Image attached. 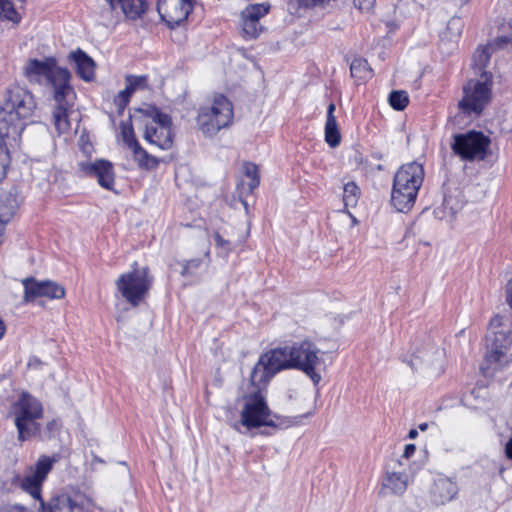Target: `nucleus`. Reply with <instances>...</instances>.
I'll list each match as a JSON object with an SVG mask.
<instances>
[{
	"label": "nucleus",
	"instance_id": "24",
	"mask_svg": "<svg viewBox=\"0 0 512 512\" xmlns=\"http://www.w3.org/2000/svg\"><path fill=\"white\" fill-rule=\"evenodd\" d=\"M18 201L15 195L8 194L0 199V223L7 224L18 209Z\"/></svg>",
	"mask_w": 512,
	"mask_h": 512
},
{
	"label": "nucleus",
	"instance_id": "20",
	"mask_svg": "<svg viewBox=\"0 0 512 512\" xmlns=\"http://www.w3.org/2000/svg\"><path fill=\"white\" fill-rule=\"evenodd\" d=\"M111 9L120 8L126 18L136 20L145 13L147 4L145 0H106Z\"/></svg>",
	"mask_w": 512,
	"mask_h": 512
},
{
	"label": "nucleus",
	"instance_id": "42",
	"mask_svg": "<svg viewBox=\"0 0 512 512\" xmlns=\"http://www.w3.org/2000/svg\"><path fill=\"white\" fill-rule=\"evenodd\" d=\"M269 419H271V416L269 417ZM272 420H274L276 423L284 422L283 425L272 426L273 428H280V429L291 427L297 423L296 417H284V416H279V415H273Z\"/></svg>",
	"mask_w": 512,
	"mask_h": 512
},
{
	"label": "nucleus",
	"instance_id": "38",
	"mask_svg": "<svg viewBox=\"0 0 512 512\" xmlns=\"http://www.w3.org/2000/svg\"><path fill=\"white\" fill-rule=\"evenodd\" d=\"M154 117L151 119V123H147L146 125H154L156 127L161 128H169L172 127V118L169 114L163 113L160 109L154 110Z\"/></svg>",
	"mask_w": 512,
	"mask_h": 512
},
{
	"label": "nucleus",
	"instance_id": "35",
	"mask_svg": "<svg viewBox=\"0 0 512 512\" xmlns=\"http://www.w3.org/2000/svg\"><path fill=\"white\" fill-rule=\"evenodd\" d=\"M120 129L123 142L129 149H132L135 143H139L134 134L131 118L128 121H122Z\"/></svg>",
	"mask_w": 512,
	"mask_h": 512
},
{
	"label": "nucleus",
	"instance_id": "13",
	"mask_svg": "<svg viewBox=\"0 0 512 512\" xmlns=\"http://www.w3.org/2000/svg\"><path fill=\"white\" fill-rule=\"evenodd\" d=\"M24 287L23 299L26 303H33L36 299L46 297L49 299H62L65 296V288L52 280H37L27 277L22 280Z\"/></svg>",
	"mask_w": 512,
	"mask_h": 512
},
{
	"label": "nucleus",
	"instance_id": "5",
	"mask_svg": "<svg viewBox=\"0 0 512 512\" xmlns=\"http://www.w3.org/2000/svg\"><path fill=\"white\" fill-rule=\"evenodd\" d=\"M43 405L35 396L22 391L16 401L10 405L9 415L14 420L19 442L38 440L40 419L43 418Z\"/></svg>",
	"mask_w": 512,
	"mask_h": 512
},
{
	"label": "nucleus",
	"instance_id": "50",
	"mask_svg": "<svg viewBox=\"0 0 512 512\" xmlns=\"http://www.w3.org/2000/svg\"><path fill=\"white\" fill-rule=\"evenodd\" d=\"M505 455L508 459L512 460V437L505 445Z\"/></svg>",
	"mask_w": 512,
	"mask_h": 512
},
{
	"label": "nucleus",
	"instance_id": "7",
	"mask_svg": "<svg viewBox=\"0 0 512 512\" xmlns=\"http://www.w3.org/2000/svg\"><path fill=\"white\" fill-rule=\"evenodd\" d=\"M257 390L245 394L243 396L244 405L241 411V424L248 429H256L262 426L283 425L284 422L276 423L269 419L272 412L268 407L265 396L261 392V388L267 384L254 385Z\"/></svg>",
	"mask_w": 512,
	"mask_h": 512
},
{
	"label": "nucleus",
	"instance_id": "27",
	"mask_svg": "<svg viewBox=\"0 0 512 512\" xmlns=\"http://www.w3.org/2000/svg\"><path fill=\"white\" fill-rule=\"evenodd\" d=\"M55 461L56 460L53 457H49L46 455L40 456L34 466L32 474L43 483L47 478L48 474L50 473V471L52 470Z\"/></svg>",
	"mask_w": 512,
	"mask_h": 512
},
{
	"label": "nucleus",
	"instance_id": "44",
	"mask_svg": "<svg viewBox=\"0 0 512 512\" xmlns=\"http://www.w3.org/2000/svg\"><path fill=\"white\" fill-rule=\"evenodd\" d=\"M214 240L216 243V246L218 248H221L225 251V253H228L231 250V243L228 240H225L218 232L214 233Z\"/></svg>",
	"mask_w": 512,
	"mask_h": 512
},
{
	"label": "nucleus",
	"instance_id": "15",
	"mask_svg": "<svg viewBox=\"0 0 512 512\" xmlns=\"http://www.w3.org/2000/svg\"><path fill=\"white\" fill-rule=\"evenodd\" d=\"M78 166L82 176L96 178L102 188L109 191L114 190L115 170L112 162L106 159H96L79 162Z\"/></svg>",
	"mask_w": 512,
	"mask_h": 512
},
{
	"label": "nucleus",
	"instance_id": "2",
	"mask_svg": "<svg viewBox=\"0 0 512 512\" xmlns=\"http://www.w3.org/2000/svg\"><path fill=\"white\" fill-rule=\"evenodd\" d=\"M37 103L27 88L11 85L3 94L0 106V181L6 176L10 153L5 138L16 139L33 122Z\"/></svg>",
	"mask_w": 512,
	"mask_h": 512
},
{
	"label": "nucleus",
	"instance_id": "59",
	"mask_svg": "<svg viewBox=\"0 0 512 512\" xmlns=\"http://www.w3.org/2000/svg\"><path fill=\"white\" fill-rule=\"evenodd\" d=\"M455 23V19H452L450 22H449V25H452Z\"/></svg>",
	"mask_w": 512,
	"mask_h": 512
},
{
	"label": "nucleus",
	"instance_id": "58",
	"mask_svg": "<svg viewBox=\"0 0 512 512\" xmlns=\"http://www.w3.org/2000/svg\"><path fill=\"white\" fill-rule=\"evenodd\" d=\"M383 169H384V167L382 165L377 166V170L382 171Z\"/></svg>",
	"mask_w": 512,
	"mask_h": 512
},
{
	"label": "nucleus",
	"instance_id": "48",
	"mask_svg": "<svg viewBox=\"0 0 512 512\" xmlns=\"http://www.w3.org/2000/svg\"><path fill=\"white\" fill-rule=\"evenodd\" d=\"M506 301L512 309V279L506 285Z\"/></svg>",
	"mask_w": 512,
	"mask_h": 512
},
{
	"label": "nucleus",
	"instance_id": "25",
	"mask_svg": "<svg viewBox=\"0 0 512 512\" xmlns=\"http://www.w3.org/2000/svg\"><path fill=\"white\" fill-rule=\"evenodd\" d=\"M131 150L133 152L134 159L138 163V166L140 168L153 169L158 166L159 160L156 157L150 155L140 145V143H135L134 147Z\"/></svg>",
	"mask_w": 512,
	"mask_h": 512
},
{
	"label": "nucleus",
	"instance_id": "40",
	"mask_svg": "<svg viewBox=\"0 0 512 512\" xmlns=\"http://www.w3.org/2000/svg\"><path fill=\"white\" fill-rule=\"evenodd\" d=\"M50 512H84L82 506L71 498L67 499V503L62 506L53 508Z\"/></svg>",
	"mask_w": 512,
	"mask_h": 512
},
{
	"label": "nucleus",
	"instance_id": "45",
	"mask_svg": "<svg viewBox=\"0 0 512 512\" xmlns=\"http://www.w3.org/2000/svg\"><path fill=\"white\" fill-rule=\"evenodd\" d=\"M376 3V0H354V5L361 11L371 10Z\"/></svg>",
	"mask_w": 512,
	"mask_h": 512
},
{
	"label": "nucleus",
	"instance_id": "9",
	"mask_svg": "<svg viewBox=\"0 0 512 512\" xmlns=\"http://www.w3.org/2000/svg\"><path fill=\"white\" fill-rule=\"evenodd\" d=\"M491 84V79L487 77L484 81L469 80L464 85V95L458 102L459 113L454 117L453 123L461 114L468 116H479L482 114L491 99Z\"/></svg>",
	"mask_w": 512,
	"mask_h": 512
},
{
	"label": "nucleus",
	"instance_id": "29",
	"mask_svg": "<svg viewBox=\"0 0 512 512\" xmlns=\"http://www.w3.org/2000/svg\"><path fill=\"white\" fill-rule=\"evenodd\" d=\"M270 9L266 4H250L241 13V18H246L254 22H260V19L268 14Z\"/></svg>",
	"mask_w": 512,
	"mask_h": 512
},
{
	"label": "nucleus",
	"instance_id": "10",
	"mask_svg": "<svg viewBox=\"0 0 512 512\" xmlns=\"http://www.w3.org/2000/svg\"><path fill=\"white\" fill-rule=\"evenodd\" d=\"M491 140L481 131L470 130L453 136L451 149L465 161L484 160Z\"/></svg>",
	"mask_w": 512,
	"mask_h": 512
},
{
	"label": "nucleus",
	"instance_id": "55",
	"mask_svg": "<svg viewBox=\"0 0 512 512\" xmlns=\"http://www.w3.org/2000/svg\"><path fill=\"white\" fill-rule=\"evenodd\" d=\"M371 157H372L373 159H376V160H382V159H383V155H382V153H380V152H373V153L371 154Z\"/></svg>",
	"mask_w": 512,
	"mask_h": 512
},
{
	"label": "nucleus",
	"instance_id": "57",
	"mask_svg": "<svg viewBox=\"0 0 512 512\" xmlns=\"http://www.w3.org/2000/svg\"><path fill=\"white\" fill-rule=\"evenodd\" d=\"M440 213H445L444 210H440V209H437L435 210V214L439 217V218H443L444 216L443 215H440Z\"/></svg>",
	"mask_w": 512,
	"mask_h": 512
},
{
	"label": "nucleus",
	"instance_id": "11",
	"mask_svg": "<svg viewBox=\"0 0 512 512\" xmlns=\"http://www.w3.org/2000/svg\"><path fill=\"white\" fill-rule=\"evenodd\" d=\"M413 371H426L430 376H439L443 373L442 352L432 342L416 347L411 358L403 359Z\"/></svg>",
	"mask_w": 512,
	"mask_h": 512
},
{
	"label": "nucleus",
	"instance_id": "17",
	"mask_svg": "<svg viewBox=\"0 0 512 512\" xmlns=\"http://www.w3.org/2000/svg\"><path fill=\"white\" fill-rule=\"evenodd\" d=\"M10 488H20L23 492L29 494L33 499L39 500L43 504L41 490L43 483L32 473L22 476L19 473H13L8 480Z\"/></svg>",
	"mask_w": 512,
	"mask_h": 512
},
{
	"label": "nucleus",
	"instance_id": "37",
	"mask_svg": "<svg viewBox=\"0 0 512 512\" xmlns=\"http://www.w3.org/2000/svg\"><path fill=\"white\" fill-rule=\"evenodd\" d=\"M132 92L125 87L124 90L120 91L114 98V104L117 107L118 114H123L125 108L128 106L130 102V98L132 96Z\"/></svg>",
	"mask_w": 512,
	"mask_h": 512
},
{
	"label": "nucleus",
	"instance_id": "3",
	"mask_svg": "<svg viewBox=\"0 0 512 512\" xmlns=\"http://www.w3.org/2000/svg\"><path fill=\"white\" fill-rule=\"evenodd\" d=\"M320 352L308 338L271 349L259 357L251 371L250 382L254 385L268 384L282 370H301L311 364H320Z\"/></svg>",
	"mask_w": 512,
	"mask_h": 512
},
{
	"label": "nucleus",
	"instance_id": "28",
	"mask_svg": "<svg viewBox=\"0 0 512 512\" xmlns=\"http://www.w3.org/2000/svg\"><path fill=\"white\" fill-rule=\"evenodd\" d=\"M62 428V421L59 418H54L48 421L43 427L40 425V434L38 437V441L46 442L55 438Z\"/></svg>",
	"mask_w": 512,
	"mask_h": 512
},
{
	"label": "nucleus",
	"instance_id": "1",
	"mask_svg": "<svg viewBox=\"0 0 512 512\" xmlns=\"http://www.w3.org/2000/svg\"><path fill=\"white\" fill-rule=\"evenodd\" d=\"M23 75L32 84L46 85L52 89L56 103L53 111L55 128L59 133L70 129L69 115L73 113L76 92L71 84L72 74L57 64L55 57H45L40 60L30 58L23 68Z\"/></svg>",
	"mask_w": 512,
	"mask_h": 512
},
{
	"label": "nucleus",
	"instance_id": "26",
	"mask_svg": "<svg viewBox=\"0 0 512 512\" xmlns=\"http://www.w3.org/2000/svg\"><path fill=\"white\" fill-rule=\"evenodd\" d=\"M351 76L359 81H367L373 76V70L371 69L368 61L364 58H355L350 65Z\"/></svg>",
	"mask_w": 512,
	"mask_h": 512
},
{
	"label": "nucleus",
	"instance_id": "14",
	"mask_svg": "<svg viewBox=\"0 0 512 512\" xmlns=\"http://www.w3.org/2000/svg\"><path fill=\"white\" fill-rule=\"evenodd\" d=\"M195 0H158L157 11L169 28L184 22L192 12Z\"/></svg>",
	"mask_w": 512,
	"mask_h": 512
},
{
	"label": "nucleus",
	"instance_id": "6",
	"mask_svg": "<svg viewBox=\"0 0 512 512\" xmlns=\"http://www.w3.org/2000/svg\"><path fill=\"white\" fill-rule=\"evenodd\" d=\"M233 121V105L223 94L216 95L210 107H200L196 118L199 130L206 137L215 136Z\"/></svg>",
	"mask_w": 512,
	"mask_h": 512
},
{
	"label": "nucleus",
	"instance_id": "32",
	"mask_svg": "<svg viewBox=\"0 0 512 512\" xmlns=\"http://www.w3.org/2000/svg\"><path fill=\"white\" fill-rule=\"evenodd\" d=\"M360 195V188L355 182H348L343 187V202L346 207L356 206Z\"/></svg>",
	"mask_w": 512,
	"mask_h": 512
},
{
	"label": "nucleus",
	"instance_id": "21",
	"mask_svg": "<svg viewBox=\"0 0 512 512\" xmlns=\"http://www.w3.org/2000/svg\"><path fill=\"white\" fill-rule=\"evenodd\" d=\"M335 109V104L331 102L327 107V118L325 123V141L331 148L337 147L341 142V134L334 115Z\"/></svg>",
	"mask_w": 512,
	"mask_h": 512
},
{
	"label": "nucleus",
	"instance_id": "8",
	"mask_svg": "<svg viewBox=\"0 0 512 512\" xmlns=\"http://www.w3.org/2000/svg\"><path fill=\"white\" fill-rule=\"evenodd\" d=\"M132 271L123 273L116 281V287L122 297L132 306L136 307L146 297L153 284V276L149 274L147 266L138 268L133 264Z\"/></svg>",
	"mask_w": 512,
	"mask_h": 512
},
{
	"label": "nucleus",
	"instance_id": "12",
	"mask_svg": "<svg viewBox=\"0 0 512 512\" xmlns=\"http://www.w3.org/2000/svg\"><path fill=\"white\" fill-rule=\"evenodd\" d=\"M487 353L485 362L494 370H501L508 365L510 359L507 351L511 345L508 333L497 331L486 336Z\"/></svg>",
	"mask_w": 512,
	"mask_h": 512
},
{
	"label": "nucleus",
	"instance_id": "43",
	"mask_svg": "<svg viewBox=\"0 0 512 512\" xmlns=\"http://www.w3.org/2000/svg\"><path fill=\"white\" fill-rule=\"evenodd\" d=\"M317 365L318 364H311L300 370L312 380L314 385H318L321 381V375L315 371Z\"/></svg>",
	"mask_w": 512,
	"mask_h": 512
},
{
	"label": "nucleus",
	"instance_id": "23",
	"mask_svg": "<svg viewBox=\"0 0 512 512\" xmlns=\"http://www.w3.org/2000/svg\"><path fill=\"white\" fill-rule=\"evenodd\" d=\"M492 53L493 51L490 48V46L486 45L478 48L473 55V67L475 69H478L481 76L484 77L485 79L487 77L491 79V74L487 72L485 69L490 62Z\"/></svg>",
	"mask_w": 512,
	"mask_h": 512
},
{
	"label": "nucleus",
	"instance_id": "54",
	"mask_svg": "<svg viewBox=\"0 0 512 512\" xmlns=\"http://www.w3.org/2000/svg\"><path fill=\"white\" fill-rule=\"evenodd\" d=\"M418 436V431L416 429H410L408 432L409 439H415Z\"/></svg>",
	"mask_w": 512,
	"mask_h": 512
},
{
	"label": "nucleus",
	"instance_id": "49",
	"mask_svg": "<svg viewBox=\"0 0 512 512\" xmlns=\"http://www.w3.org/2000/svg\"><path fill=\"white\" fill-rule=\"evenodd\" d=\"M415 450H416V446L414 444L405 445L403 457H405V458L411 457L415 453Z\"/></svg>",
	"mask_w": 512,
	"mask_h": 512
},
{
	"label": "nucleus",
	"instance_id": "16",
	"mask_svg": "<svg viewBox=\"0 0 512 512\" xmlns=\"http://www.w3.org/2000/svg\"><path fill=\"white\" fill-rule=\"evenodd\" d=\"M457 494V483L447 477L435 479L430 490L431 501L436 505H444L452 501Z\"/></svg>",
	"mask_w": 512,
	"mask_h": 512
},
{
	"label": "nucleus",
	"instance_id": "33",
	"mask_svg": "<svg viewBox=\"0 0 512 512\" xmlns=\"http://www.w3.org/2000/svg\"><path fill=\"white\" fill-rule=\"evenodd\" d=\"M148 75H132L125 76L126 87L134 93L136 90L148 89Z\"/></svg>",
	"mask_w": 512,
	"mask_h": 512
},
{
	"label": "nucleus",
	"instance_id": "41",
	"mask_svg": "<svg viewBox=\"0 0 512 512\" xmlns=\"http://www.w3.org/2000/svg\"><path fill=\"white\" fill-rule=\"evenodd\" d=\"M512 43L511 35L497 36L491 43L488 44L492 51L505 48L508 44Z\"/></svg>",
	"mask_w": 512,
	"mask_h": 512
},
{
	"label": "nucleus",
	"instance_id": "53",
	"mask_svg": "<svg viewBox=\"0 0 512 512\" xmlns=\"http://www.w3.org/2000/svg\"><path fill=\"white\" fill-rule=\"evenodd\" d=\"M5 332H6V325H5L4 321L0 318V340L3 338Z\"/></svg>",
	"mask_w": 512,
	"mask_h": 512
},
{
	"label": "nucleus",
	"instance_id": "4",
	"mask_svg": "<svg viewBox=\"0 0 512 512\" xmlns=\"http://www.w3.org/2000/svg\"><path fill=\"white\" fill-rule=\"evenodd\" d=\"M424 176L423 165L416 161L398 168L393 178L390 199L397 212L408 213L414 207Z\"/></svg>",
	"mask_w": 512,
	"mask_h": 512
},
{
	"label": "nucleus",
	"instance_id": "22",
	"mask_svg": "<svg viewBox=\"0 0 512 512\" xmlns=\"http://www.w3.org/2000/svg\"><path fill=\"white\" fill-rule=\"evenodd\" d=\"M408 486V476L402 472L388 473L383 481V487L393 494L402 495Z\"/></svg>",
	"mask_w": 512,
	"mask_h": 512
},
{
	"label": "nucleus",
	"instance_id": "56",
	"mask_svg": "<svg viewBox=\"0 0 512 512\" xmlns=\"http://www.w3.org/2000/svg\"><path fill=\"white\" fill-rule=\"evenodd\" d=\"M418 428L421 430V431H426L428 429V423L424 422V423H421L418 425Z\"/></svg>",
	"mask_w": 512,
	"mask_h": 512
},
{
	"label": "nucleus",
	"instance_id": "51",
	"mask_svg": "<svg viewBox=\"0 0 512 512\" xmlns=\"http://www.w3.org/2000/svg\"><path fill=\"white\" fill-rule=\"evenodd\" d=\"M502 324V318L499 315L494 316L491 318L489 325L491 327H499Z\"/></svg>",
	"mask_w": 512,
	"mask_h": 512
},
{
	"label": "nucleus",
	"instance_id": "19",
	"mask_svg": "<svg viewBox=\"0 0 512 512\" xmlns=\"http://www.w3.org/2000/svg\"><path fill=\"white\" fill-rule=\"evenodd\" d=\"M143 138L161 150H169L173 146L174 133L172 127L161 128L154 125H145Z\"/></svg>",
	"mask_w": 512,
	"mask_h": 512
},
{
	"label": "nucleus",
	"instance_id": "39",
	"mask_svg": "<svg viewBox=\"0 0 512 512\" xmlns=\"http://www.w3.org/2000/svg\"><path fill=\"white\" fill-rule=\"evenodd\" d=\"M202 259L201 258H194L187 261H184L181 263L182 270L181 275L186 276H192L194 275L195 271L201 266Z\"/></svg>",
	"mask_w": 512,
	"mask_h": 512
},
{
	"label": "nucleus",
	"instance_id": "47",
	"mask_svg": "<svg viewBox=\"0 0 512 512\" xmlns=\"http://www.w3.org/2000/svg\"><path fill=\"white\" fill-rule=\"evenodd\" d=\"M0 512H29V510L21 505H6L4 506Z\"/></svg>",
	"mask_w": 512,
	"mask_h": 512
},
{
	"label": "nucleus",
	"instance_id": "46",
	"mask_svg": "<svg viewBox=\"0 0 512 512\" xmlns=\"http://www.w3.org/2000/svg\"><path fill=\"white\" fill-rule=\"evenodd\" d=\"M159 108L154 105H147L144 108L137 109L138 112H140L142 115H144L147 118L152 119L154 117V110H158Z\"/></svg>",
	"mask_w": 512,
	"mask_h": 512
},
{
	"label": "nucleus",
	"instance_id": "30",
	"mask_svg": "<svg viewBox=\"0 0 512 512\" xmlns=\"http://www.w3.org/2000/svg\"><path fill=\"white\" fill-rule=\"evenodd\" d=\"M8 20L18 24L21 20L11 0H0V21Z\"/></svg>",
	"mask_w": 512,
	"mask_h": 512
},
{
	"label": "nucleus",
	"instance_id": "18",
	"mask_svg": "<svg viewBox=\"0 0 512 512\" xmlns=\"http://www.w3.org/2000/svg\"><path fill=\"white\" fill-rule=\"evenodd\" d=\"M68 58L75 64L76 73L83 81L91 82L94 80L96 64L85 51L78 48L71 51Z\"/></svg>",
	"mask_w": 512,
	"mask_h": 512
},
{
	"label": "nucleus",
	"instance_id": "52",
	"mask_svg": "<svg viewBox=\"0 0 512 512\" xmlns=\"http://www.w3.org/2000/svg\"><path fill=\"white\" fill-rule=\"evenodd\" d=\"M450 201H451V198H445L444 201H443V209H450V216L453 217L455 215V211L452 209V207H450Z\"/></svg>",
	"mask_w": 512,
	"mask_h": 512
},
{
	"label": "nucleus",
	"instance_id": "31",
	"mask_svg": "<svg viewBox=\"0 0 512 512\" xmlns=\"http://www.w3.org/2000/svg\"><path fill=\"white\" fill-rule=\"evenodd\" d=\"M390 106L396 111H403L409 104L408 93L404 90H393L388 96Z\"/></svg>",
	"mask_w": 512,
	"mask_h": 512
},
{
	"label": "nucleus",
	"instance_id": "34",
	"mask_svg": "<svg viewBox=\"0 0 512 512\" xmlns=\"http://www.w3.org/2000/svg\"><path fill=\"white\" fill-rule=\"evenodd\" d=\"M263 27L260 22H254L242 18V36L246 40L256 39L262 32Z\"/></svg>",
	"mask_w": 512,
	"mask_h": 512
},
{
	"label": "nucleus",
	"instance_id": "36",
	"mask_svg": "<svg viewBox=\"0 0 512 512\" xmlns=\"http://www.w3.org/2000/svg\"><path fill=\"white\" fill-rule=\"evenodd\" d=\"M244 174L250 179L248 187L250 191H253L260 184V177L258 174V168L253 163H245Z\"/></svg>",
	"mask_w": 512,
	"mask_h": 512
}]
</instances>
